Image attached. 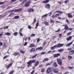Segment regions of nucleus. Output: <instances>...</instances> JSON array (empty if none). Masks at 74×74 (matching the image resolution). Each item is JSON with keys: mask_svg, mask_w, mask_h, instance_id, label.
Masks as SVG:
<instances>
[{"mask_svg": "<svg viewBox=\"0 0 74 74\" xmlns=\"http://www.w3.org/2000/svg\"><path fill=\"white\" fill-rule=\"evenodd\" d=\"M71 34V33H69L67 34V36H70Z\"/></svg>", "mask_w": 74, "mask_h": 74, "instance_id": "nucleus-57", "label": "nucleus"}, {"mask_svg": "<svg viewBox=\"0 0 74 74\" xmlns=\"http://www.w3.org/2000/svg\"><path fill=\"white\" fill-rule=\"evenodd\" d=\"M68 29H69V27H68V26H67V25H66L65 27V28H64L65 30H67Z\"/></svg>", "mask_w": 74, "mask_h": 74, "instance_id": "nucleus-34", "label": "nucleus"}, {"mask_svg": "<svg viewBox=\"0 0 74 74\" xmlns=\"http://www.w3.org/2000/svg\"><path fill=\"white\" fill-rule=\"evenodd\" d=\"M36 18H34V22H33V23H34L36 22Z\"/></svg>", "mask_w": 74, "mask_h": 74, "instance_id": "nucleus-44", "label": "nucleus"}, {"mask_svg": "<svg viewBox=\"0 0 74 74\" xmlns=\"http://www.w3.org/2000/svg\"><path fill=\"white\" fill-rule=\"evenodd\" d=\"M45 71V70L44 69L42 68L41 69V72H44Z\"/></svg>", "mask_w": 74, "mask_h": 74, "instance_id": "nucleus-42", "label": "nucleus"}, {"mask_svg": "<svg viewBox=\"0 0 74 74\" xmlns=\"http://www.w3.org/2000/svg\"><path fill=\"white\" fill-rule=\"evenodd\" d=\"M22 29H20L19 32L20 33H21L22 32Z\"/></svg>", "mask_w": 74, "mask_h": 74, "instance_id": "nucleus-63", "label": "nucleus"}, {"mask_svg": "<svg viewBox=\"0 0 74 74\" xmlns=\"http://www.w3.org/2000/svg\"><path fill=\"white\" fill-rule=\"evenodd\" d=\"M68 51H71V50H72V48H69L67 49Z\"/></svg>", "mask_w": 74, "mask_h": 74, "instance_id": "nucleus-54", "label": "nucleus"}, {"mask_svg": "<svg viewBox=\"0 0 74 74\" xmlns=\"http://www.w3.org/2000/svg\"><path fill=\"white\" fill-rule=\"evenodd\" d=\"M3 45V43L2 42H0V47H1Z\"/></svg>", "mask_w": 74, "mask_h": 74, "instance_id": "nucleus-56", "label": "nucleus"}, {"mask_svg": "<svg viewBox=\"0 0 74 74\" xmlns=\"http://www.w3.org/2000/svg\"><path fill=\"white\" fill-rule=\"evenodd\" d=\"M49 16H51V15H52V13H51V12H50L49 13Z\"/></svg>", "mask_w": 74, "mask_h": 74, "instance_id": "nucleus-62", "label": "nucleus"}, {"mask_svg": "<svg viewBox=\"0 0 74 74\" xmlns=\"http://www.w3.org/2000/svg\"><path fill=\"white\" fill-rule=\"evenodd\" d=\"M49 7H50V5H49V4H47L45 6V8H47L48 9H49Z\"/></svg>", "mask_w": 74, "mask_h": 74, "instance_id": "nucleus-19", "label": "nucleus"}, {"mask_svg": "<svg viewBox=\"0 0 74 74\" xmlns=\"http://www.w3.org/2000/svg\"><path fill=\"white\" fill-rule=\"evenodd\" d=\"M22 10V8H20L18 9H16L15 10V12H18V11H21Z\"/></svg>", "mask_w": 74, "mask_h": 74, "instance_id": "nucleus-14", "label": "nucleus"}, {"mask_svg": "<svg viewBox=\"0 0 74 74\" xmlns=\"http://www.w3.org/2000/svg\"><path fill=\"white\" fill-rule=\"evenodd\" d=\"M14 73V70H12L10 71V73H9V74H12Z\"/></svg>", "mask_w": 74, "mask_h": 74, "instance_id": "nucleus-30", "label": "nucleus"}, {"mask_svg": "<svg viewBox=\"0 0 74 74\" xmlns=\"http://www.w3.org/2000/svg\"><path fill=\"white\" fill-rule=\"evenodd\" d=\"M69 1L67 0L66 1H65L64 3H69Z\"/></svg>", "mask_w": 74, "mask_h": 74, "instance_id": "nucleus-48", "label": "nucleus"}, {"mask_svg": "<svg viewBox=\"0 0 74 74\" xmlns=\"http://www.w3.org/2000/svg\"><path fill=\"white\" fill-rule=\"evenodd\" d=\"M28 27L29 29H31V28H32V27L28 25Z\"/></svg>", "mask_w": 74, "mask_h": 74, "instance_id": "nucleus-50", "label": "nucleus"}, {"mask_svg": "<svg viewBox=\"0 0 74 74\" xmlns=\"http://www.w3.org/2000/svg\"><path fill=\"white\" fill-rule=\"evenodd\" d=\"M28 11H29V12H33L34 10L33 9H28Z\"/></svg>", "mask_w": 74, "mask_h": 74, "instance_id": "nucleus-23", "label": "nucleus"}, {"mask_svg": "<svg viewBox=\"0 0 74 74\" xmlns=\"http://www.w3.org/2000/svg\"><path fill=\"white\" fill-rule=\"evenodd\" d=\"M73 41H73L72 42L68 43L67 45H66V47H70V46H71V44H73Z\"/></svg>", "mask_w": 74, "mask_h": 74, "instance_id": "nucleus-5", "label": "nucleus"}, {"mask_svg": "<svg viewBox=\"0 0 74 74\" xmlns=\"http://www.w3.org/2000/svg\"><path fill=\"white\" fill-rule=\"evenodd\" d=\"M60 56V53H57L54 55V58H56Z\"/></svg>", "mask_w": 74, "mask_h": 74, "instance_id": "nucleus-12", "label": "nucleus"}, {"mask_svg": "<svg viewBox=\"0 0 74 74\" xmlns=\"http://www.w3.org/2000/svg\"><path fill=\"white\" fill-rule=\"evenodd\" d=\"M56 12H57V13H59V14H62L63 12L61 11H57Z\"/></svg>", "mask_w": 74, "mask_h": 74, "instance_id": "nucleus-21", "label": "nucleus"}, {"mask_svg": "<svg viewBox=\"0 0 74 74\" xmlns=\"http://www.w3.org/2000/svg\"><path fill=\"white\" fill-rule=\"evenodd\" d=\"M59 16V14H57L54 16V18H56L58 17Z\"/></svg>", "mask_w": 74, "mask_h": 74, "instance_id": "nucleus-25", "label": "nucleus"}, {"mask_svg": "<svg viewBox=\"0 0 74 74\" xmlns=\"http://www.w3.org/2000/svg\"><path fill=\"white\" fill-rule=\"evenodd\" d=\"M38 23H37L36 25V27H35V29H36L38 27Z\"/></svg>", "mask_w": 74, "mask_h": 74, "instance_id": "nucleus-39", "label": "nucleus"}, {"mask_svg": "<svg viewBox=\"0 0 74 74\" xmlns=\"http://www.w3.org/2000/svg\"><path fill=\"white\" fill-rule=\"evenodd\" d=\"M27 42H26L25 43L24 45V46H26V45H27Z\"/></svg>", "mask_w": 74, "mask_h": 74, "instance_id": "nucleus-55", "label": "nucleus"}, {"mask_svg": "<svg viewBox=\"0 0 74 74\" xmlns=\"http://www.w3.org/2000/svg\"><path fill=\"white\" fill-rule=\"evenodd\" d=\"M64 44H59L58 45H57V47L58 48H60V47H62L63 46Z\"/></svg>", "mask_w": 74, "mask_h": 74, "instance_id": "nucleus-6", "label": "nucleus"}, {"mask_svg": "<svg viewBox=\"0 0 74 74\" xmlns=\"http://www.w3.org/2000/svg\"><path fill=\"white\" fill-rule=\"evenodd\" d=\"M31 62L32 63H35L36 62V60H33L32 61H31Z\"/></svg>", "mask_w": 74, "mask_h": 74, "instance_id": "nucleus-51", "label": "nucleus"}, {"mask_svg": "<svg viewBox=\"0 0 74 74\" xmlns=\"http://www.w3.org/2000/svg\"><path fill=\"white\" fill-rule=\"evenodd\" d=\"M66 21L68 23H70V21H69V20L68 19H66Z\"/></svg>", "mask_w": 74, "mask_h": 74, "instance_id": "nucleus-43", "label": "nucleus"}, {"mask_svg": "<svg viewBox=\"0 0 74 74\" xmlns=\"http://www.w3.org/2000/svg\"><path fill=\"white\" fill-rule=\"evenodd\" d=\"M60 30V29H59L58 30L56 31V32H59Z\"/></svg>", "mask_w": 74, "mask_h": 74, "instance_id": "nucleus-53", "label": "nucleus"}, {"mask_svg": "<svg viewBox=\"0 0 74 74\" xmlns=\"http://www.w3.org/2000/svg\"><path fill=\"white\" fill-rule=\"evenodd\" d=\"M44 54H45V52H42L41 53L40 55H44Z\"/></svg>", "mask_w": 74, "mask_h": 74, "instance_id": "nucleus-46", "label": "nucleus"}, {"mask_svg": "<svg viewBox=\"0 0 74 74\" xmlns=\"http://www.w3.org/2000/svg\"><path fill=\"white\" fill-rule=\"evenodd\" d=\"M27 64H28V67H30L31 66L32 64V60L29 61V62H27Z\"/></svg>", "mask_w": 74, "mask_h": 74, "instance_id": "nucleus-4", "label": "nucleus"}, {"mask_svg": "<svg viewBox=\"0 0 74 74\" xmlns=\"http://www.w3.org/2000/svg\"><path fill=\"white\" fill-rule=\"evenodd\" d=\"M20 52L21 53H23V54H24L25 53V51H23L22 50H20Z\"/></svg>", "mask_w": 74, "mask_h": 74, "instance_id": "nucleus-36", "label": "nucleus"}, {"mask_svg": "<svg viewBox=\"0 0 74 74\" xmlns=\"http://www.w3.org/2000/svg\"><path fill=\"white\" fill-rule=\"evenodd\" d=\"M31 37H35V34H32L31 35Z\"/></svg>", "mask_w": 74, "mask_h": 74, "instance_id": "nucleus-41", "label": "nucleus"}, {"mask_svg": "<svg viewBox=\"0 0 74 74\" xmlns=\"http://www.w3.org/2000/svg\"><path fill=\"white\" fill-rule=\"evenodd\" d=\"M8 26L5 27H4V29H8Z\"/></svg>", "mask_w": 74, "mask_h": 74, "instance_id": "nucleus-59", "label": "nucleus"}, {"mask_svg": "<svg viewBox=\"0 0 74 74\" xmlns=\"http://www.w3.org/2000/svg\"><path fill=\"white\" fill-rule=\"evenodd\" d=\"M43 48L42 47H38L36 49V51L37 50H39V51H41V50H42Z\"/></svg>", "mask_w": 74, "mask_h": 74, "instance_id": "nucleus-10", "label": "nucleus"}, {"mask_svg": "<svg viewBox=\"0 0 74 74\" xmlns=\"http://www.w3.org/2000/svg\"><path fill=\"white\" fill-rule=\"evenodd\" d=\"M35 46V45H34V44H31V45H29V47H34Z\"/></svg>", "mask_w": 74, "mask_h": 74, "instance_id": "nucleus-35", "label": "nucleus"}, {"mask_svg": "<svg viewBox=\"0 0 74 74\" xmlns=\"http://www.w3.org/2000/svg\"><path fill=\"white\" fill-rule=\"evenodd\" d=\"M68 58L69 59H71V58H72L73 57H72V56H68Z\"/></svg>", "mask_w": 74, "mask_h": 74, "instance_id": "nucleus-45", "label": "nucleus"}, {"mask_svg": "<svg viewBox=\"0 0 74 74\" xmlns=\"http://www.w3.org/2000/svg\"><path fill=\"white\" fill-rule=\"evenodd\" d=\"M5 35H8V36H11V34L10 33H6L5 34Z\"/></svg>", "mask_w": 74, "mask_h": 74, "instance_id": "nucleus-26", "label": "nucleus"}, {"mask_svg": "<svg viewBox=\"0 0 74 74\" xmlns=\"http://www.w3.org/2000/svg\"><path fill=\"white\" fill-rule=\"evenodd\" d=\"M68 16L69 18H71L73 16L71 14H68Z\"/></svg>", "mask_w": 74, "mask_h": 74, "instance_id": "nucleus-31", "label": "nucleus"}, {"mask_svg": "<svg viewBox=\"0 0 74 74\" xmlns=\"http://www.w3.org/2000/svg\"><path fill=\"white\" fill-rule=\"evenodd\" d=\"M69 54L70 55H73L74 54V50H72L69 52Z\"/></svg>", "mask_w": 74, "mask_h": 74, "instance_id": "nucleus-8", "label": "nucleus"}, {"mask_svg": "<svg viewBox=\"0 0 74 74\" xmlns=\"http://www.w3.org/2000/svg\"><path fill=\"white\" fill-rule=\"evenodd\" d=\"M43 23H44L46 26H48V25H49V23H48V22L44 21Z\"/></svg>", "mask_w": 74, "mask_h": 74, "instance_id": "nucleus-13", "label": "nucleus"}, {"mask_svg": "<svg viewBox=\"0 0 74 74\" xmlns=\"http://www.w3.org/2000/svg\"><path fill=\"white\" fill-rule=\"evenodd\" d=\"M39 64V62H36L35 63V67H36V66H38V65Z\"/></svg>", "mask_w": 74, "mask_h": 74, "instance_id": "nucleus-22", "label": "nucleus"}, {"mask_svg": "<svg viewBox=\"0 0 74 74\" xmlns=\"http://www.w3.org/2000/svg\"><path fill=\"white\" fill-rule=\"evenodd\" d=\"M73 28H71L69 29V30H73Z\"/></svg>", "mask_w": 74, "mask_h": 74, "instance_id": "nucleus-64", "label": "nucleus"}, {"mask_svg": "<svg viewBox=\"0 0 74 74\" xmlns=\"http://www.w3.org/2000/svg\"><path fill=\"white\" fill-rule=\"evenodd\" d=\"M46 44H47V43L45 42H44L42 44L43 45H46Z\"/></svg>", "mask_w": 74, "mask_h": 74, "instance_id": "nucleus-52", "label": "nucleus"}, {"mask_svg": "<svg viewBox=\"0 0 74 74\" xmlns=\"http://www.w3.org/2000/svg\"><path fill=\"white\" fill-rule=\"evenodd\" d=\"M51 65V64H50V63H49L48 64H46V66H49V65Z\"/></svg>", "mask_w": 74, "mask_h": 74, "instance_id": "nucleus-58", "label": "nucleus"}, {"mask_svg": "<svg viewBox=\"0 0 74 74\" xmlns=\"http://www.w3.org/2000/svg\"><path fill=\"white\" fill-rule=\"evenodd\" d=\"M14 13H12L9 15V16H14Z\"/></svg>", "mask_w": 74, "mask_h": 74, "instance_id": "nucleus-33", "label": "nucleus"}, {"mask_svg": "<svg viewBox=\"0 0 74 74\" xmlns=\"http://www.w3.org/2000/svg\"><path fill=\"white\" fill-rule=\"evenodd\" d=\"M19 18V16H16L14 17V19H18Z\"/></svg>", "mask_w": 74, "mask_h": 74, "instance_id": "nucleus-27", "label": "nucleus"}, {"mask_svg": "<svg viewBox=\"0 0 74 74\" xmlns=\"http://www.w3.org/2000/svg\"><path fill=\"white\" fill-rule=\"evenodd\" d=\"M53 66H54V67H57L58 66V64H56V62H55L54 64H53Z\"/></svg>", "mask_w": 74, "mask_h": 74, "instance_id": "nucleus-16", "label": "nucleus"}, {"mask_svg": "<svg viewBox=\"0 0 74 74\" xmlns=\"http://www.w3.org/2000/svg\"><path fill=\"white\" fill-rule=\"evenodd\" d=\"M9 56H6L3 57V59H7V58H8V57Z\"/></svg>", "mask_w": 74, "mask_h": 74, "instance_id": "nucleus-38", "label": "nucleus"}, {"mask_svg": "<svg viewBox=\"0 0 74 74\" xmlns=\"http://www.w3.org/2000/svg\"><path fill=\"white\" fill-rule=\"evenodd\" d=\"M54 71L56 73H58L59 71V70L57 69H54Z\"/></svg>", "mask_w": 74, "mask_h": 74, "instance_id": "nucleus-15", "label": "nucleus"}, {"mask_svg": "<svg viewBox=\"0 0 74 74\" xmlns=\"http://www.w3.org/2000/svg\"><path fill=\"white\" fill-rule=\"evenodd\" d=\"M19 54V52L15 53H14L13 54V55L14 56H17V55H18Z\"/></svg>", "mask_w": 74, "mask_h": 74, "instance_id": "nucleus-24", "label": "nucleus"}, {"mask_svg": "<svg viewBox=\"0 0 74 74\" xmlns=\"http://www.w3.org/2000/svg\"><path fill=\"white\" fill-rule=\"evenodd\" d=\"M12 63L10 64H9L8 66H6V68H7V69H9V68L10 67H11V66H12Z\"/></svg>", "mask_w": 74, "mask_h": 74, "instance_id": "nucleus-18", "label": "nucleus"}, {"mask_svg": "<svg viewBox=\"0 0 74 74\" xmlns=\"http://www.w3.org/2000/svg\"><path fill=\"white\" fill-rule=\"evenodd\" d=\"M57 48V45H56L55 46H54L52 47L51 48V50H54V49H55V48Z\"/></svg>", "mask_w": 74, "mask_h": 74, "instance_id": "nucleus-9", "label": "nucleus"}, {"mask_svg": "<svg viewBox=\"0 0 74 74\" xmlns=\"http://www.w3.org/2000/svg\"><path fill=\"white\" fill-rule=\"evenodd\" d=\"M63 51H64L63 49H60L58 50V51L59 52H63Z\"/></svg>", "mask_w": 74, "mask_h": 74, "instance_id": "nucleus-28", "label": "nucleus"}, {"mask_svg": "<svg viewBox=\"0 0 74 74\" xmlns=\"http://www.w3.org/2000/svg\"><path fill=\"white\" fill-rule=\"evenodd\" d=\"M68 69H73V67L71 66H69Z\"/></svg>", "mask_w": 74, "mask_h": 74, "instance_id": "nucleus-47", "label": "nucleus"}, {"mask_svg": "<svg viewBox=\"0 0 74 74\" xmlns=\"http://www.w3.org/2000/svg\"><path fill=\"white\" fill-rule=\"evenodd\" d=\"M49 1V0H46L43 1H42V3H45V4H46L48 3Z\"/></svg>", "mask_w": 74, "mask_h": 74, "instance_id": "nucleus-11", "label": "nucleus"}, {"mask_svg": "<svg viewBox=\"0 0 74 74\" xmlns=\"http://www.w3.org/2000/svg\"><path fill=\"white\" fill-rule=\"evenodd\" d=\"M51 71V68L50 67H49L47 70V71H46L47 73H50Z\"/></svg>", "mask_w": 74, "mask_h": 74, "instance_id": "nucleus-3", "label": "nucleus"}, {"mask_svg": "<svg viewBox=\"0 0 74 74\" xmlns=\"http://www.w3.org/2000/svg\"><path fill=\"white\" fill-rule=\"evenodd\" d=\"M37 54H35V55H34V56H32V59H33V58H36V56H37Z\"/></svg>", "mask_w": 74, "mask_h": 74, "instance_id": "nucleus-37", "label": "nucleus"}, {"mask_svg": "<svg viewBox=\"0 0 74 74\" xmlns=\"http://www.w3.org/2000/svg\"><path fill=\"white\" fill-rule=\"evenodd\" d=\"M34 73V71H33L32 72V73H31V74H33Z\"/></svg>", "mask_w": 74, "mask_h": 74, "instance_id": "nucleus-61", "label": "nucleus"}, {"mask_svg": "<svg viewBox=\"0 0 74 74\" xmlns=\"http://www.w3.org/2000/svg\"><path fill=\"white\" fill-rule=\"evenodd\" d=\"M57 60L59 64V65L62 66V59H61L58 58L57 59Z\"/></svg>", "mask_w": 74, "mask_h": 74, "instance_id": "nucleus-1", "label": "nucleus"}, {"mask_svg": "<svg viewBox=\"0 0 74 74\" xmlns=\"http://www.w3.org/2000/svg\"><path fill=\"white\" fill-rule=\"evenodd\" d=\"M18 32H16L13 34V35L14 36H16L18 35Z\"/></svg>", "mask_w": 74, "mask_h": 74, "instance_id": "nucleus-29", "label": "nucleus"}, {"mask_svg": "<svg viewBox=\"0 0 74 74\" xmlns=\"http://www.w3.org/2000/svg\"><path fill=\"white\" fill-rule=\"evenodd\" d=\"M48 16V14H46L42 16V18H45Z\"/></svg>", "mask_w": 74, "mask_h": 74, "instance_id": "nucleus-17", "label": "nucleus"}, {"mask_svg": "<svg viewBox=\"0 0 74 74\" xmlns=\"http://www.w3.org/2000/svg\"><path fill=\"white\" fill-rule=\"evenodd\" d=\"M30 2H27L25 3L24 6L25 7H28L30 6Z\"/></svg>", "mask_w": 74, "mask_h": 74, "instance_id": "nucleus-2", "label": "nucleus"}, {"mask_svg": "<svg viewBox=\"0 0 74 74\" xmlns=\"http://www.w3.org/2000/svg\"><path fill=\"white\" fill-rule=\"evenodd\" d=\"M49 59L48 58H46L45 59L43 60V62H47V61H48Z\"/></svg>", "mask_w": 74, "mask_h": 74, "instance_id": "nucleus-20", "label": "nucleus"}, {"mask_svg": "<svg viewBox=\"0 0 74 74\" xmlns=\"http://www.w3.org/2000/svg\"><path fill=\"white\" fill-rule=\"evenodd\" d=\"M17 0H11L12 2H14V1H16Z\"/></svg>", "mask_w": 74, "mask_h": 74, "instance_id": "nucleus-60", "label": "nucleus"}, {"mask_svg": "<svg viewBox=\"0 0 74 74\" xmlns=\"http://www.w3.org/2000/svg\"><path fill=\"white\" fill-rule=\"evenodd\" d=\"M4 3H5V2H0V5H1V4H4Z\"/></svg>", "mask_w": 74, "mask_h": 74, "instance_id": "nucleus-40", "label": "nucleus"}, {"mask_svg": "<svg viewBox=\"0 0 74 74\" xmlns=\"http://www.w3.org/2000/svg\"><path fill=\"white\" fill-rule=\"evenodd\" d=\"M71 39H72V36H70L68 38H67L66 39L67 41H69L71 40Z\"/></svg>", "mask_w": 74, "mask_h": 74, "instance_id": "nucleus-7", "label": "nucleus"}, {"mask_svg": "<svg viewBox=\"0 0 74 74\" xmlns=\"http://www.w3.org/2000/svg\"><path fill=\"white\" fill-rule=\"evenodd\" d=\"M35 49L34 48H32L31 50H30V52H32V51H35Z\"/></svg>", "mask_w": 74, "mask_h": 74, "instance_id": "nucleus-32", "label": "nucleus"}, {"mask_svg": "<svg viewBox=\"0 0 74 74\" xmlns=\"http://www.w3.org/2000/svg\"><path fill=\"white\" fill-rule=\"evenodd\" d=\"M12 7V6H9L7 8V10H9L10 8H11Z\"/></svg>", "mask_w": 74, "mask_h": 74, "instance_id": "nucleus-49", "label": "nucleus"}]
</instances>
